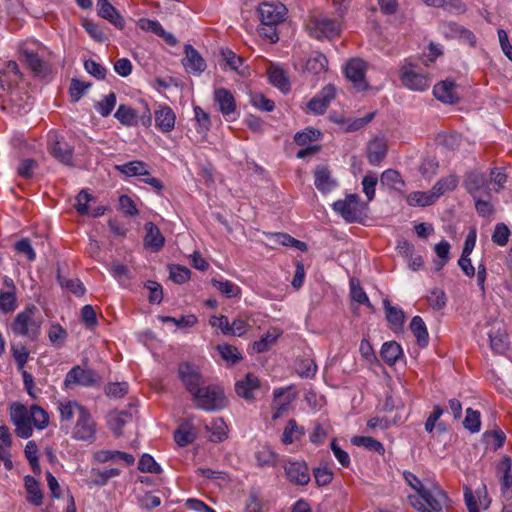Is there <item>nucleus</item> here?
I'll list each match as a JSON object with an SVG mask.
<instances>
[{
	"instance_id": "obj_1",
	"label": "nucleus",
	"mask_w": 512,
	"mask_h": 512,
	"mask_svg": "<svg viewBox=\"0 0 512 512\" xmlns=\"http://www.w3.org/2000/svg\"><path fill=\"white\" fill-rule=\"evenodd\" d=\"M407 502L417 512H448L451 501L438 485L428 487L420 494H409Z\"/></svg>"
},
{
	"instance_id": "obj_2",
	"label": "nucleus",
	"mask_w": 512,
	"mask_h": 512,
	"mask_svg": "<svg viewBox=\"0 0 512 512\" xmlns=\"http://www.w3.org/2000/svg\"><path fill=\"white\" fill-rule=\"evenodd\" d=\"M42 322L43 320L38 308L33 304H29L16 314L10 329L15 336L27 337L35 341L41 334Z\"/></svg>"
},
{
	"instance_id": "obj_3",
	"label": "nucleus",
	"mask_w": 512,
	"mask_h": 512,
	"mask_svg": "<svg viewBox=\"0 0 512 512\" xmlns=\"http://www.w3.org/2000/svg\"><path fill=\"white\" fill-rule=\"evenodd\" d=\"M195 406L207 412L219 411L226 407L227 399L224 391L217 385L201 386L192 395Z\"/></svg>"
},
{
	"instance_id": "obj_4",
	"label": "nucleus",
	"mask_w": 512,
	"mask_h": 512,
	"mask_svg": "<svg viewBox=\"0 0 512 512\" xmlns=\"http://www.w3.org/2000/svg\"><path fill=\"white\" fill-rule=\"evenodd\" d=\"M339 18L338 16L335 19L312 17L307 23V29L310 35L316 39L336 37L341 32Z\"/></svg>"
},
{
	"instance_id": "obj_5",
	"label": "nucleus",
	"mask_w": 512,
	"mask_h": 512,
	"mask_svg": "<svg viewBox=\"0 0 512 512\" xmlns=\"http://www.w3.org/2000/svg\"><path fill=\"white\" fill-rule=\"evenodd\" d=\"M29 413L30 408L21 403H13L10 407V418L15 426V434L22 439H27L33 434L32 417Z\"/></svg>"
},
{
	"instance_id": "obj_6",
	"label": "nucleus",
	"mask_w": 512,
	"mask_h": 512,
	"mask_svg": "<svg viewBox=\"0 0 512 512\" xmlns=\"http://www.w3.org/2000/svg\"><path fill=\"white\" fill-rule=\"evenodd\" d=\"M144 111L141 115L138 112L125 104L119 105L114 117L124 126H136L139 122L146 128L152 125V113L146 102H143Z\"/></svg>"
},
{
	"instance_id": "obj_7",
	"label": "nucleus",
	"mask_w": 512,
	"mask_h": 512,
	"mask_svg": "<svg viewBox=\"0 0 512 512\" xmlns=\"http://www.w3.org/2000/svg\"><path fill=\"white\" fill-rule=\"evenodd\" d=\"M416 65L405 60L400 68V79L402 84L414 91H425L430 87V79L416 69Z\"/></svg>"
},
{
	"instance_id": "obj_8",
	"label": "nucleus",
	"mask_w": 512,
	"mask_h": 512,
	"mask_svg": "<svg viewBox=\"0 0 512 512\" xmlns=\"http://www.w3.org/2000/svg\"><path fill=\"white\" fill-rule=\"evenodd\" d=\"M96 436V422L90 411L80 410L76 423L72 429V437L76 440L93 442Z\"/></svg>"
},
{
	"instance_id": "obj_9",
	"label": "nucleus",
	"mask_w": 512,
	"mask_h": 512,
	"mask_svg": "<svg viewBox=\"0 0 512 512\" xmlns=\"http://www.w3.org/2000/svg\"><path fill=\"white\" fill-rule=\"evenodd\" d=\"M98 382L99 376L93 369L76 365L67 372L64 379V386L65 388H72L76 385L92 387L97 385Z\"/></svg>"
},
{
	"instance_id": "obj_10",
	"label": "nucleus",
	"mask_w": 512,
	"mask_h": 512,
	"mask_svg": "<svg viewBox=\"0 0 512 512\" xmlns=\"http://www.w3.org/2000/svg\"><path fill=\"white\" fill-rule=\"evenodd\" d=\"M333 209L348 223L357 222L362 215L360 198L357 194H349L345 199L335 201Z\"/></svg>"
},
{
	"instance_id": "obj_11",
	"label": "nucleus",
	"mask_w": 512,
	"mask_h": 512,
	"mask_svg": "<svg viewBox=\"0 0 512 512\" xmlns=\"http://www.w3.org/2000/svg\"><path fill=\"white\" fill-rule=\"evenodd\" d=\"M178 377L191 396L204 385V378L199 368L189 362L179 364Z\"/></svg>"
},
{
	"instance_id": "obj_12",
	"label": "nucleus",
	"mask_w": 512,
	"mask_h": 512,
	"mask_svg": "<svg viewBox=\"0 0 512 512\" xmlns=\"http://www.w3.org/2000/svg\"><path fill=\"white\" fill-rule=\"evenodd\" d=\"M48 149L53 157L65 165L72 164L73 148L56 133H50Z\"/></svg>"
},
{
	"instance_id": "obj_13",
	"label": "nucleus",
	"mask_w": 512,
	"mask_h": 512,
	"mask_svg": "<svg viewBox=\"0 0 512 512\" xmlns=\"http://www.w3.org/2000/svg\"><path fill=\"white\" fill-rule=\"evenodd\" d=\"M367 64L359 58L349 60L345 67V75L351 81L354 87L360 91L366 90L368 84L365 80Z\"/></svg>"
},
{
	"instance_id": "obj_14",
	"label": "nucleus",
	"mask_w": 512,
	"mask_h": 512,
	"mask_svg": "<svg viewBox=\"0 0 512 512\" xmlns=\"http://www.w3.org/2000/svg\"><path fill=\"white\" fill-rule=\"evenodd\" d=\"M258 12L263 26H276L284 20L286 8L282 4L265 2L260 4Z\"/></svg>"
},
{
	"instance_id": "obj_15",
	"label": "nucleus",
	"mask_w": 512,
	"mask_h": 512,
	"mask_svg": "<svg viewBox=\"0 0 512 512\" xmlns=\"http://www.w3.org/2000/svg\"><path fill=\"white\" fill-rule=\"evenodd\" d=\"M184 53L185 57L182 59V64L185 70L196 76L202 74L207 65L200 53L190 44L184 46Z\"/></svg>"
},
{
	"instance_id": "obj_16",
	"label": "nucleus",
	"mask_w": 512,
	"mask_h": 512,
	"mask_svg": "<svg viewBox=\"0 0 512 512\" xmlns=\"http://www.w3.org/2000/svg\"><path fill=\"white\" fill-rule=\"evenodd\" d=\"M288 480L295 485H307L310 482V473L304 461H288L284 465Z\"/></svg>"
},
{
	"instance_id": "obj_17",
	"label": "nucleus",
	"mask_w": 512,
	"mask_h": 512,
	"mask_svg": "<svg viewBox=\"0 0 512 512\" xmlns=\"http://www.w3.org/2000/svg\"><path fill=\"white\" fill-rule=\"evenodd\" d=\"M334 98L335 87L333 85H327L308 102L307 107L314 114L321 115L326 111Z\"/></svg>"
},
{
	"instance_id": "obj_18",
	"label": "nucleus",
	"mask_w": 512,
	"mask_h": 512,
	"mask_svg": "<svg viewBox=\"0 0 512 512\" xmlns=\"http://www.w3.org/2000/svg\"><path fill=\"white\" fill-rule=\"evenodd\" d=\"M155 126L162 133H169L175 127L176 115L167 105H159L154 112Z\"/></svg>"
},
{
	"instance_id": "obj_19",
	"label": "nucleus",
	"mask_w": 512,
	"mask_h": 512,
	"mask_svg": "<svg viewBox=\"0 0 512 512\" xmlns=\"http://www.w3.org/2000/svg\"><path fill=\"white\" fill-rule=\"evenodd\" d=\"M144 229L146 232L144 237L145 248L152 252L160 251L165 244V238L160 229L153 222H147Z\"/></svg>"
},
{
	"instance_id": "obj_20",
	"label": "nucleus",
	"mask_w": 512,
	"mask_h": 512,
	"mask_svg": "<svg viewBox=\"0 0 512 512\" xmlns=\"http://www.w3.org/2000/svg\"><path fill=\"white\" fill-rule=\"evenodd\" d=\"M433 95L445 104H454L459 100L454 82L444 80L433 87Z\"/></svg>"
},
{
	"instance_id": "obj_21",
	"label": "nucleus",
	"mask_w": 512,
	"mask_h": 512,
	"mask_svg": "<svg viewBox=\"0 0 512 512\" xmlns=\"http://www.w3.org/2000/svg\"><path fill=\"white\" fill-rule=\"evenodd\" d=\"M314 184L321 193H328L337 186L330 170L325 165H318L314 172Z\"/></svg>"
},
{
	"instance_id": "obj_22",
	"label": "nucleus",
	"mask_w": 512,
	"mask_h": 512,
	"mask_svg": "<svg viewBox=\"0 0 512 512\" xmlns=\"http://www.w3.org/2000/svg\"><path fill=\"white\" fill-rule=\"evenodd\" d=\"M220 56L225 62V65L240 76L248 77L250 75L249 67L244 65V59L232 50L228 48L221 49Z\"/></svg>"
},
{
	"instance_id": "obj_23",
	"label": "nucleus",
	"mask_w": 512,
	"mask_h": 512,
	"mask_svg": "<svg viewBox=\"0 0 512 512\" xmlns=\"http://www.w3.org/2000/svg\"><path fill=\"white\" fill-rule=\"evenodd\" d=\"M260 387V381L257 376L248 373L243 380H239L235 384V391L238 396L246 399H254V392Z\"/></svg>"
},
{
	"instance_id": "obj_24",
	"label": "nucleus",
	"mask_w": 512,
	"mask_h": 512,
	"mask_svg": "<svg viewBox=\"0 0 512 512\" xmlns=\"http://www.w3.org/2000/svg\"><path fill=\"white\" fill-rule=\"evenodd\" d=\"M383 307L385 310V317L390 325V328L395 331H402L405 322V315L402 309L391 305L389 299L383 300Z\"/></svg>"
},
{
	"instance_id": "obj_25",
	"label": "nucleus",
	"mask_w": 512,
	"mask_h": 512,
	"mask_svg": "<svg viewBox=\"0 0 512 512\" xmlns=\"http://www.w3.org/2000/svg\"><path fill=\"white\" fill-rule=\"evenodd\" d=\"M98 15L111 22L118 29H123L125 21L108 0H97Z\"/></svg>"
},
{
	"instance_id": "obj_26",
	"label": "nucleus",
	"mask_w": 512,
	"mask_h": 512,
	"mask_svg": "<svg viewBox=\"0 0 512 512\" xmlns=\"http://www.w3.org/2000/svg\"><path fill=\"white\" fill-rule=\"evenodd\" d=\"M214 100L219 106L220 112L228 116L235 112L236 102L231 91L225 88H218L214 91Z\"/></svg>"
},
{
	"instance_id": "obj_27",
	"label": "nucleus",
	"mask_w": 512,
	"mask_h": 512,
	"mask_svg": "<svg viewBox=\"0 0 512 512\" xmlns=\"http://www.w3.org/2000/svg\"><path fill=\"white\" fill-rule=\"evenodd\" d=\"M464 186L468 193L476 199L477 192L488 190V181L483 173L473 171L466 174Z\"/></svg>"
},
{
	"instance_id": "obj_28",
	"label": "nucleus",
	"mask_w": 512,
	"mask_h": 512,
	"mask_svg": "<svg viewBox=\"0 0 512 512\" xmlns=\"http://www.w3.org/2000/svg\"><path fill=\"white\" fill-rule=\"evenodd\" d=\"M269 82L284 93L290 91V82L283 68L271 65L267 70Z\"/></svg>"
},
{
	"instance_id": "obj_29",
	"label": "nucleus",
	"mask_w": 512,
	"mask_h": 512,
	"mask_svg": "<svg viewBox=\"0 0 512 512\" xmlns=\"http://www.w3.org/2000/svg\"><path fill=\"white\" fill-rule=\"evenodd\" d=\"M387 154V144L383 139L372 140L367 148V158L371 165H379Z\"/></svg>"
},
{
	"instance_id": "obj_30",
	"label": "nucleus",
	"mask_w": 512,
	"mask_h": 512,
	"mask_svg": "<svg viewBox=\"0 0 512 512\" xmlns=\"http://www.w3.org/2000/svg\"><path fill=\"white\" fill-rule=\"evenodd\" d=\"M115 169L127 177L149 176L148 165L140 160H134L121 165H116Z\"/></svg>"
},
{
	"instance_id": "obj_31",
	"label": "nucleus",
	"mask_w": 512,
	"mask_h": 512,
	"mask_svg": "<svg viewBox=\"0 0 512 512\" xmlns=\"http://www.w3.org/2000/svg\"><path fill=\"white\" fill-rule=\"evenodd\" d=\"M24 486L27 492V501L34 506L42 505L43 493L39 482L33 476L26 475L24 477Z\"/></svg>"
},
{
	"instance_id": "obj_32",
	"label": "nucleus",
	"mask_w": 512,
	"mask_h": 512,
	"mask_svg": "<svg viewBox=\"0 0 512 512\" xmlns=\"http://www.w3.org/2000/svg\"><path fill=\"white\" fill-rule=\"evenodd\" d=\"M86 407L78 403L77 401H61L58 404V411L60 414V421L63 423H70L76 416L78 417L80 410H84Z\"/></svg>"
},
{
	"instance_id": "obj_33",
	"label": "nucleus",
	"mask_w": 512,
	"mask_h": 512,
	"mask_svg": "<svg viewBox=\"0 0 512 512\" xmlns=\"http://www.w3.org/2000/svg\"><path fill=\"white\" fill-rule=\"evenodd\" d=\"M304 435V427L299 426L295 419H289L284 428L281 440L285 445H289L299 441Z\"/></svg>"
},
{
	"instance_id": "obj_34",
	"label": "nucleus",
	"mask_w": 512,
	"mask_h": 512,
	"mask_svg": "<svg viewBox=\"0 0 512 512\" xmlns=\"http://www.w3.org/2000/svg\"><path fill=\"white\" fill-rule=\"evenodd\" d=\"M410 330L416 337L420 347H426L429 342V334L425 322L420 316H414L410 322Z\"/></svg>"
},
{
	"instance_id": "obj_35",
	"label": "nucleus",
	"mask_w": 512,
	"mask_h": 512,
	"mask_svg": "<svg viewBox=\"0 0 512 512\" xmlns=\"http://www.w3.org/2000/svg\"><path fill=\"white\" fill-rule=\"evenodd\" d=\"M380 355L388 365H394L402 355L401 346L395 341H389L382 345Z\"/></svg>"
},
{
	"instance_id": "obj_36",
	"label": "nucleus",
	"mask_w": 512,
	"mask_h": 512,
	"mask_svg": "<svg viewBox=\"0 0 512 512\" xmlns=\"http://www.w3.org/2000/svg\"><path fill=\"white\" fill-rule=\"evenodd\" d=\"M426 5L442 8L450 13H464L466 5L462 0H422Z\"/></svg>"
},
{
	"instance_id": "obj_37",
	"label": "nucleus",
	"mask_w": 512,
	"mask_h": 512,
	"mask_svg": "<svg viewBox=\"0 0 512 512\" xmlns=\"http://www.w3.org/2000/svg\"><path fill=\"white\" fill-rule=\"evenodd\" d=\"M437 199L432 190L429 192L416 191L408 195L407 203L410 206L426 207L432 205Z\"/></svg>"
},
{
	"instance_id": "obj_38",
	"label": "nucleus",
	"mask_w": 512,
	"mask_h": 512,
	"mask_svg": "<svg viewBox=\"0 0 512 512\" xmlns=\"http://www.w3.org/2000/svg\"><path fill=\"white\" fill-rule=\"evenodd\" d=\"M257 465L261 468L275 466L278 460V454L268 446H262L255 453Z\"/></svg>"
},
{
	"instance_id": "obj_39",
	"label": "nucleus",
	"mask_w": 512,
	"mask_h": 512,
	"mask_svg": "<svg viewBox=\"0 0 512 512\" xmlns=\"http://www.w3.org/2000/svg\"><path fill=\"white\" fill-rule=\"evenodd\" d=\"M57 281L62 289L69 291L78 297L84 295L85 293V287L79 279H68L62 276L58 271Z\"/></svg>"
},
{
	"instance_id": "obj_40",
	"label": "nucleus",
	"mask_w": 512,
	"mask_h": 512,
	"mask_svg": "<svg viewBox=\"0 0 512 512\" xmlns=\"http://www.w3.org/2000/svg\"><path fill=\"white\" fill-rule=\"evenodd\" d=\"M352 444L358 447H364L369 451H374L379 454H383L385 452L383 444L369 436H354L351 440Z\"/></svg>"
},
{
	"instance_id": "obj_41",
	"label": "nucleus",
	"mask_w": 512,
	"mask_h": 512,
	"mask_svg": "<svg viewBox=\"0 0 512 512\" xmlns=\"http://www.w3.org/2000/svg\"><path fill=\"white\" fill-rule=\"evenodd\" d=\"M129 418H131V414L127 411L113 412L109 414L108 424L116 436H120L122 434V428Z\"/></svg>"
},
{
	"instance_id": "obj_42",
	"label": "nucleus",
	"mask_w": 512,
	"mask_h": 512,
	"mask_svg": "<svg viewBox=\"0 0 512 512\" xmlns=\"http://www.w3.org/2000/svg\"><path fill=\"white\" fill-rule=\"evenodd\" d=\"M381 184L390 189L400 190L405 186V183L400 173L393 169L384 171L381 175Z\"/></svg>"
},
{
	"instance_id": "obj_43",
	"label": "nucleus",
	"mask_w": 512,
	"mask_h": 512,
	"mask_svg": "<svg viewBox=\"0 0 512 512\" xmlns=\"http://www.w3.org/2000/svg\"><path fill=\"white\" fill-rule=\"evenodd\" d=\"M68 337L67 331L58 323L52 324L48 331V339L52 346L59 349L64 346Z\"/></svg>"
},
{
	"instance_id": "obj_44",
	"label": "nucleus",
	"mask_w": 512,
	"mask_h": 512,
	"mask_svg": "<svg viewBox=\"0 0 512 512\" xmlns=\"http://www.w3.org/2000/svg\"><path fill=\"white\" fill-rule=\"evenodd\" d=\"M457 185L458 178L454 175H450L437 181L431 190L433 191L434 195L439 198L446 192L454 190Z\"/></svg>"
},
{
	"instance_id": "obj_45",
	"label": "nucleus",
	"mask_w": 512,
	"mask_h": 512,
	"mask_svg": "<svg viewBox=\"0 0 512 512\" xmlns=\"http://www.w3.org/2000/svg\"><path fill=\"white\" fill-rule=\"evenodd\" d=\"M30 417H32L33 426L38 430L45 429L49 424L48 413L38 405L30 407Z\"/></svg>"
},
{
	"instance_id": "obj_46",
	"label": "nucleus",
	"mask_w": 512,
	"mask_h": 512,
	"mask_svg": "<svg viewBox=\"0 0 512 512\" xmlns=\"http://www.w3.org/2000/svg\"><path fill=\"white\" fill-rule=\"evenodd\" d=\"M212 285L225 297L232 298L240 294V287L229 280H211Z\"/></svg>"
},
{
	"instance_id": "obj_47",
	"label": "nucleus",
	"mask_w": 512,
	"mask_h": 512,
	"mask_svg": "<svg viewBox=\"0 0 512 512\" xmlns=\"http://www.w3.org/2000/svg\"><path fill=\"white\" fill-rule=\"evenodd\" d=\"M90 473L91 481L94 485L104 486L111 478L118 476L120 474V470L117 468H111L103 471L92 469Z\"/></svg>"
},
{
	"instance_id": "obj_48",
	"label": "nucleus",
	"mask_w": 512,
	"mask_h": 512,
	"mask_svg": "<svg viewBox=\"0 0 512 512\" xmlns=\"http://www.w3.org/2000/svg\"><path fill=\"white\" fill-rule=\"evenodd\" d=\"M25 457L34 473L40 474L41 468L38 458V446L35 441H28L24 449Z\"/></svg>"
},
{
	"instance_id": "obj_49",
	"label": "nucleus",
	"mask_w": 512,
	"mask_h": 512,
	"mask_svg": "<svg viewBox=\"0 0 512 512\" xmlns=\"http://www.w3.org/2000/svg\"><path fill=\"white\" fill-rule=\"evenodd\" d=\"M490 346L493 351L503 354L508 349V337L504 332H490Z\"/></svg>"
},
{
	"instance_id": "obj_50",
	"label": "nucleus",
	"mask_w": 512,
	"mask_h": 512,
	"mask_svg": "<svg viewBox=\"0 0 512 512\" xmlns=\"http://www.w3.org/2000/svg\"><path fill=\"white\" fill-rule=\"evenodd\" d=\"M328 60L325 55L317 53L310 57L306 63V69L313 74H320L326 71Z\"/></svg>"
},
{
	"instance_id": "obj_51",
	"label": "nucleus",
	"mask_w": 512,
	"mask_h": 512,
	"mask_svg": "<svg viewBox=\"0 0 512 512\" xmlns=\"http://www.w3.org/2000/svg\"><path fill=\"white\" fill-rule=\"evenodd\" d=\"M115 105L116 94L114 92H111L108 95H106L102 101L97 102L94 105V108L102 117H107L111 114Z\"/></svg>"
},
{
	"instance_id": "obj_52",
	"label": "nucleus",
	"mask_w": 512,
	"mask_h": 512,
	"mask_svg": "<svg viewBox=\"0 0 512 512\" xmlns=\"http://www.w3.org/2000/svg\"><path fill=\"white\" fill-rule=\"evenodd\" d=\"M321 132L315 128L308 127L303 131L297 132L294 136V141L299 146H305L308 143L317 140Z\"/></svg>"
},
{
	"instance_id": "obj_53",
	"label": "nucleus",
	"mask_w": 512,
	"mask_h": 512,
	"mask_svg": "<svg viewBox=\"0 0 512 512\" xmlns=\"http://www.w3.org/2000/svg\"><path fill=\"white\" fill-rule=\"evenodd\" d=\"M350 294L355 302L366 305L371 310L374 309L373 305L369 301L366 292L363 290L360 284L358 282L356 283L354 280H351L350 282Z\"/></svg>"
},
{
	"instance_id": "obj_54",
	"label": "nucleus",
	"mask_w": 512,
	"mask_h": 512,
	"mask_svg": "<svg viewBox=\"0 0 512 512\" xmlns=\"http://www.w3.org/2000/svg\"><path fill=\"white\" fill-rule=\"evenodd\" d=\"M158 319L163 323H173L174 325L181 329L192 327L197 323V317L193 314L181 316L179 319L174 318L172 316H158Z\"/></svg>"
},
{
	"instance_id": "obj_55",
	"label": "nucleus",
	"mask_w": 512,
	"mask_h": 512,
	"mask_svg": "<svg viewBox=\"0 0 512 512\" xmlns=\"http://www.w3.org/2000/svg\"><path fill=\"white\" fill-rule=\"evenodd\" d=\"M138 469L141 472L160 474L161 466L155 461L150 454H143L138 462Z\"/></svg>"
},
{
	"instance_id": "obj_56",
	"label": "nucleus",
	"mask_w": 512,
	"mask_h": 512,
	"mask_svg": "<svg viewBox=\"0 0 512 512\" xmlns=\"http://www.w3.org/2000/svg\"><path fill=\"white\" fill-rule=\"evenodd\" d=\"M17 307L16 295L12 291H0V311L10 313Z\"/></svg>"
},
{
	"instance_id": "obj_57",
	"label": "nucleus",
	"mask_w": 512,
	"mask_h": 512,
	"mask_svg": "<svg viewBox=\"0 0 512 512\" xmlns=\"http://www.w3.org/2000/svg\"><path fill=\"white\" fill-rule=\"evenodd\" d=\"M128 383L127 382H116V383H108L104 387L105 394L110 398H122L128 393Z\"/></svg>"
},
{
	"instance_id": "obj_58",
	"label": "nucleus",
	"mask_w": 512,
	"mask_h": 512,
	"mask_svg": "<svg viewBox=\"0 0 512 512\" xmlns=\"http://www.w3.org/2000/svg\"><path fill=\"white\" fill-rule=\"evenodd\" d=\"M463 424L471 433L479 432L481 426L480 412L475 411L472 408H468L466 410V416Z\"/></svg>"
},
{
	"instance_id": "obj_59",
	"label": "nucleus",
	"mask_w": 512,
	"mask_h": 512,
	"mask_svg": "<svg viewBox=\"0 0 512 512\" xmlns=\"http://www.w3.org/2000/svg\"><path fill=\"white\" fill-rule=\"evenodd\" d=\"M217 350L219 351L221 357L231 364H235L241 359V354L238 352L237 348L232 345H218Z\"/></svg>"
},
{
	"instance_id": "obj_60",
	"label": "nucleus",
	"mask_w": 512,
	"mask_h": 512,
	"mask_svg": "<svg viewBox=\"0 0 512 512\" xmlns=\"http://www.w3.org/2000/svg\"><path fill=\"white\" fill-rule=\"evenodd\" d=\"M211 440L221 442L227 438L226 425L222 418L213 419L211 422Z\"/></svg>"
},
{
	"instance_id": "obj_61",
	"label": "nucleus",
	"mask_w": 512,
	"mask_h": 512,
	"mask_svg": "<svg viewBox=\"0 0 512 512\" xmlns=\"http://www.w3.org/2000/svg\"><path fill=\"white\" fill-rule=\"evenodd\" d=\"M91 86L90 83H84L78 79H72L69 93L71 97L72 102H78L83 95L85 94V91Z\"/></svg>"
},
{
	"instance_id": "obj_62",
	"label": "nucleus",
	"mask_w": 512,
	"mask_h": 512,
	"mask_svg": "<svg viewBox=\"0 0 512 512\" xmlns=\"http://www.w3.org/2000/svg\"><path fill=\"white\" fill-rule=\"evenodd\" d=\"M450 244L446 240H442L435 246V253L437 257L440 259L439 262L436 263V270H441L444 265L447 263L449 258Z\"/></svg>"
},
{
	"instance_id": "obj_63",
	"label": "nucleus",
	"mask_w": 512,
	"mask_h": 512,
	"mask_svg": "<svg viewBox=\"0 0 512 512\" xmlns=\"http://www.w3.org/2000/svg\"><path fill=\"white\" fill-rule=\"evenodd\" d=\"M174 439L179 446H186L195 439L194 432L187 427L181 426L174 433Z\"/></svg>"
},
{
	"instance_id": "obj_64",
	"label": "nucleus",
	"mask_w": 512,
	"mask_h": 512,
	"mask_svg": "<svg viewBox=\"0 0 512 512\" xmlns=\"http://www.w3.org/2000/svg\"><path fill=\"white\" fill-rule=\"evenodd\" d=\"M509 235L510 231L508 227L504 223H498L495 226L492 241L499 246H505L508 242Z\"/></svg>"
}]
</instances>
